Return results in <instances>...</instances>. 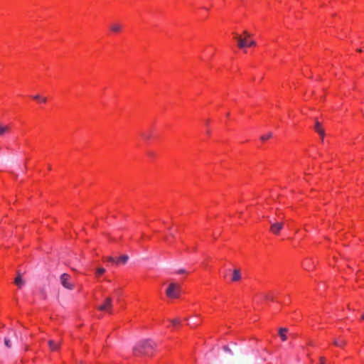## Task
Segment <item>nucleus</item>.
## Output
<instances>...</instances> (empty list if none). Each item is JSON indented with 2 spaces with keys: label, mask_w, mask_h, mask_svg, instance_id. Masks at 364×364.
Here are the masks:
<instances>
[{
  "label": "nucleus",
  "mask_w": 364,
  "mask_h": 364,
  "mask_svg": "<svg viewBox=\"0 0 364 364\" xmlns=\"http://www.w3.org/2000/svg\"><path fill=\"white\" fill-rule=\"evenodd\" d=\"M333 344L336 347L343 348L346 345V342L343 338H339L335 339L333 342Z\"/></svg>",
  "instance_id": "14"
},
{
  "label": "nucleus",
  "mask_w": 364,
  "mask_h": 364,
  "mask_svg": "<svg viewBox=\"0 0 364 364\" xmlns=\"http://www.w3.org/2000/svg\"><path fill=\"white\" fill-rule=\"evenodd\" d=\"M11 126L10 125H3L0 124V136H3L6 133L10 132Z\"/></svg>",
  "instance_id": "17"
},
{
  "label": "nucleus",
  "mask_w": 364,
  "mask_h": 364,
  "mask_svg": "<svg viewBox=\"0 0 364 364\" xmlns=\"http://www.w3.org/2000/svg\"><path fill=\"white\" fill-rule=\"evenodd\" d=\"M326 358L323 357V356L320 357V358H319V364H326Z\"/></svg>",
  "instance_id": "22"
},
{
  "label": "nucleus",
  "mask_w": 364,
  "mask_h": 364,
  "mask_svg": "<svg viewBox=\"0 0 364 364\" xmlns=\"http://www.w3.org/2000/svg\"><path fill=\"white\" fill-rule=\"evenodd\" d=\"M32 99L39 104H46L47 102V98L46 97L39 95L32 96Z\"/></svg>",
  "instance_id": "16"
},
{
  "label": "nucleus",
  "mask_w": 364,
  "mask_h": 364,
  "mask_svg": "<svg viewBox=\"0 0 364 364\" xmlns=\"http://www.w3.org/2000/svg\"><path fill=\"white\" fill-rule=\"evenodd\" d=\"M156 351L154 343L151 340H145L139 343L134 348L135 356H153Z\"/></svg>",
  "instance_id": "2"
},
{
  "label": "nucleus",
  "mask_w": 364,
  "mask_h": 364,
  "mask_svg": "<svg viewBox=\"0 0 364 364\" xmlns=\"http://www.w3.org/2000/svg\"><path fill=\"white\" fill-rule=\"evenodd\" d=\"M112 301V297H106L103 302L97 306V310L108 314H112L113 312Z\"/></svg>",
  "instance_id": "5"
},
{
  "label": "nucleus",
  "mask_w": 364,
  "mask_h": 364,
  "mask_svg": "<svg viewBox=\"0 0 364 364\" xmlns=\"http://www.w3.org/2000/svg\"><path fill=\"white\" fill-rule=\"evenodd\" d=\"M141 136L144 141H149L151 140L152 139L155 138L156 135H155L154 130L149 129V130L143 132L141 134Z\"/></svg>",
  "instance_id": "11"
},
{
  "label": "nucleus",
  "mask_w": 364,
  "mask_h": 364,
  "mask_svg": "<svg viewBox=\"0 0 364 364\" xmlns=\"http://www.w3.org/2000/svg\"><path fill=\"white\" fill-rule=\"evenodd\" d=\"M146 155L148 157H149L151 159H154L156 157V154L153 151H148L146 153Z\"/></svg>",
  "instance_id": "21"
},
{
  "label": "nucleus",
  "mask_w": 364,
  "mask_h": 364,
  "mask_svg": "<svg viewBox=\"0 0 364 364\" xmlns=\"http://www.w3.org/2000/svg\"><path fill=\"white\" fill-rule=\"evenodd\" d=\"M4 343L8 348L11 347L10 341L8 338H5Z\"/></svg>",
  "instance_id": "24"
},
{
  "label": "nucleus",
  "mask_w": 364,
  "mask_h": 364,
  "mask_svg": "<svg viewBox=\"0 0 364 364\" xmlns=\"http://www.w3.org/2000/svg\"><path fill=\"white\" fill-rule=\"evenodd\" d=\"M270 137H271V135L262 136L261 140L264 141L269 139Z\"/></svg>",
  "instance_id": "23"
},
{
  "label": "nucleus",
  "mask_w": 364,
  "mask_h": 364,
  "mask_svg": "<svg viewBox=\"0 0 364 364\" xmlns=\"http://www.w3.org/2000/svg\"><path fill=\"white\" fill-rule=\"evenodd\" d=\"M314 130L316 133H318V134L320 136V137L323 139L325 136V131H324V129L323 128L322 125L318 121H316L315 122Z\"/></svg>",
  "instance_id": "12"
},
{
  "label": "nucleus",
  "mask_w": 364,
  "mask_h": 364,
  "mask_svg": "<svg viewBox=\"0 0 364 364\" xmlns=\"http://www.w3.org/2000/svg\"><path fill=\"white\" fill-rule=\"evenodd\" d=\"M105 272V269L102 267H100V268H97L96 269V272H95V274L97 277H100L101 276L102 274H103Z\"/></svg>",
  "instance_id": "20"
},
{
  "label": "nucleus",
  "mask_w": 364,
  "mask_h": 364,
  "mask_svg": "<svg viewBox=\"0 0 364 364\" xmlns=\"http://www.w3.org/2000/svg\"><path fill=\"white\" fill-rule=\"evenodd\" d=\"M123 26L121 23H114L109 26V31L114 34H119L122 31Z\"/></svg>",
  "instance_id": "10"
},
{
  "label": "nucleus",
  "mask_w": 364,
  "mask_h": 364,
  "mask_svg": "<svg viewBox=\"0 0 364 364\" xmlns=\"http://www.w3.org/2000/svg\"><path fill=\"white\" fill-rule=\"evenodd\" d=\"M304 269L311 272L313 271L316 265V261L313 258H305L301 263Z\"/></svg>",
  "instance_id": "6"
},
{
  "label": "nucleus",
  "mask_w": 364,
  "mask_h": 364,
  "mask_svg": "<svg viewBox=\"0 0 364 364\" xmlns=\"http://www.w3.org/2000/svg\"><path fill=\"white\" fill-rule=\"evenodd\" d=\"M61 283L63 286L68 289L74 288V285L70 282V276L68 274L64 273L60 277Z\"/></svg>",
  "instance_id": "8"
},
{
  "label": "nucleus",
  "mask_w": 364,
  "mask_h": 364,
  "mask_svg": "<svg viewBox=\"0 0 364 364\" xmlns=\"http://www.w3.org/2000/svg\"><path fill=\"white\" fill-rule=\"evenodd\" d=\"M180 294L181 286L176 283H171L166 291V294L169 299H177Z\"/></svg>",
  "instance_id": "4"
},
{
  "label": "nucleus",
  "mask_w": 364,
  "mask_h": 364,
  "mask_svg": "<svg viewBox=\"0 0 364 364\" xmlns=\"http://www.w3.org/2000/svg\"><path fill=\"white\" fill-rule=\"evenodd\" d=\"M255 44L252 37L247 32H243L237 39V45L240 48H250Z\"/></svg>",
  "instance_id": "3"
},
{
  "label": "nucleus",
  "mask_w": 364,
  "mask_h": 364,
  "mask_svg": "<svg viewBox=\"0 0 364 364\" xmlns=\"http://www.w3.org/2000/svg\"><path fill=\"white\" fill-rule=\"evenodd\" d=\"M14 284L19 288L21 287V286L23 285V280H22V278L21 277V275H18L15 279H14Z\"/></svg>",
  "instance_id": "18"
},
{
  "label": "nucleus",
  "mask_w": 364,
  "mask_h": 364,
  "mask_svg": "<svg viewBox=\"0 0 364 364\" xmlns=\"http://www.w3.org/2000/svg\"><path fill=\"white\" fill-rule=\"evenodd\" d=\"M230 277L229 281L231 282H239L242 278V274L240 269L235 268L229 270Z\"/></svg>",
  "instance_id": "7"
},
{
  "label": "nucleus",
  "mask_w": 364,
  "mask_h": 364,
  "mask_svg": "<svg viewBox=\"0 0 364 364\" xmlns=\"http://www.w3.org/2000/svg\"><path fill=\"white\" fill-rule=\"evenodd\" d=\"M288 332L287 328H280L279 330V336L281 338L282 341H285L287 340V333Z\"/></svg>",
  "instance_id": "15"
},
{
  "label": "nucleus",
  "mask_w": 364,
  "mask_h": 364,
  "mask_svg": "<svg viewBox=\"0 0 364 364\" xmlns=\"http://www.w3.org/2000/svg\"><path fill=\"white\" fill-rule=\"evenodd\" d=\"M200 323V319L197 316H193L187 319V325L191 328H195Z\"/></svg>",
  "instance_id": "13"
},
{
  "label": "nucleus",
  "mask_w": 364,
  "mask_h": 364,
  "mask_svg": "<svg viewBox=\"0 0 364 364\" xmlns=\"http://www.w3.org/2000/svg\"><path fill=\"white\" fill-rule=\"evenodd\" d=\"M128 259V257L126 255H122L118 257H109L107 259L108 262L115 263L116 264H125Z\"/></svg>",
  "instance_id": "9"
},
{
  "label": "nucleus",
  "mask_w": 364,
  "mask_h": 364,
  "mask_svg": "<svg viewBox=\"0 0 364 364\" xmlns=\"http://www.w3.org/2000/svg\"><path fill=\"white\" fill-rule=\"evenodd\" d=\"M361 320L364 321V314L361 316Z\"/></svg>",
  "instance_id": "27"
},
{
  "label": "nucleus",
  "mask_w": 364,
  "mask_h": 364,
  "mask_svg": "<svg viewBox=\"0 0 364 364\" xmlns=\"http://www.w3.org/2000/svg\"><path fill=\"white\" fill-rule=\"evenodd\" d=\"M173 326H177L180 323V321L178 319H174L172 321Z\"/></svg>",
  "instance_id": "25"
},
{
  "label": "nucleus",
  "mask_w": 364,
  "mask_h": 364,
  "mask_svg": "<svg viewBox=\"0 0 364 364\" xmlns=\"http://www.w3.org/2000/svg\"><path fill=\"white\" fill-rule=\"evenodd\" d=\"M210 124V119H205V125L207 127H209Z\"/></svg>",
  "instance_id": "26"
},
{
  "label": "nucleus",
  "mask_w": 364,
  "mask_h": 364,
  "mask_svg": "<svg viewBox=\"0 0 364 364\" xmlns=\"http://www.w3.org/2000/svg\"><path fill=\"white\" fill-rule=\"evenodd\" d=\"M283 210L280 208H277L275 211V217L271 218L269 219V232L275 235H279L281 230L283 229L285 222L287 220V211Z\"/></svg>",
  "instance_id": "1"
},
{
  "label": "nucleus",
  "mask_w": 364,
  "mask_h": 364,
  "mask_svg": "<svg viewBox=\"0 0 364 364\" xmlns=\"http://www.w3.org/2000/svg\"><path fill=\"white\" fill-rule=\"evenodd\" d=\"M48 346L51 350H57L59 348L58 344L51 340L48 341Z\"/></svg>",
  "instance_id": "19"
}]
</instances>
